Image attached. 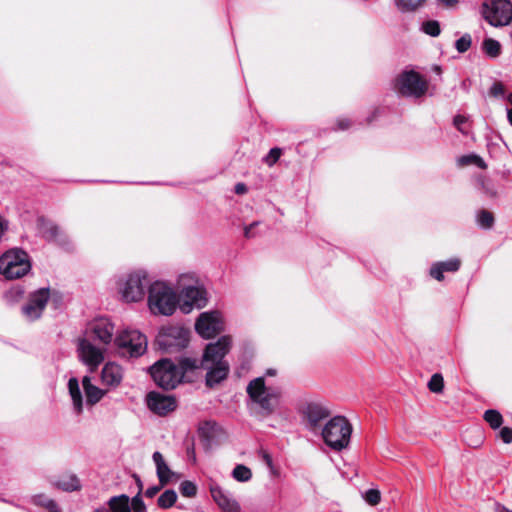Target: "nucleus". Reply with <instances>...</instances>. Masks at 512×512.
<instances>
[{
  "mask_svg": "<svg viewBox=\"0 0 512 512\" xmlns=\"http://www.w3.org/2000/svg\"><path fill=\"white\" fill-rule=\"evenodd\" d=\"M232 346V338L229 335L220 337L216 342L209 343L201 360V367L207 371L206 385L213 387L225 380L229 374V363L225 360Z\"/></svg>",
  "mask_w": 512,
  "mask_h": 512,
  "instance_id": "1",
  "label": "nucleus"
},
{
  "mask_svg": "<svg viewBox=\"0 0 512 512\" xmlns=\"http://www.w3.org/2000/svg\"><path fill=\"white\" fill-rule=\"evenodd\" d=\"M196 368H198L196 359L183 358L179 363L170 359H161L150 368V374L157 386L165 390H172L183 381L188 371H193Z\"/></svg>",
  "mask_w": 512,
  "mask_h": 512,
  "instance_id": "2",
  "label": "nucleus"
},
{
  "mask_svg": "<svg viewBox=\"0 0 512 512\" xmlns=\"http://www.w3.org/2000/svg\"><path fill=\"white\" fill-rule=\"evenodd\" d=\"M147 304L153 315L171 316L179 304L175 290L163 281H155L148 286Z\"/></svg>",
  "mask_w": 512,
  "mask_h": 512,
  "instance_id": "3",
  "label": "nucleus"
},
{
  "mask_svg": "<svg viewBox=\"0 0 512 512\" xmlns=\"http://www.w3.org/2000/svg\"><path fill=\"white\" fill-rule=\"evenodd\" d=\"M246 391L252 402L259 408L258 414L261 417H268L277 409L281 392L278 388L267 387L264 377L251 380Z\"/></svg>",
  "mask_w": 512,
  "mask_h": 512,
  "instance_id": "4",
  "label": "nucleus"
},
{
  "mask_svg": "<svg viewBox=\"0 0 512 512\" xmlns=\"http://www.w3.org/2000/svg\"><path fill=\"white\" fill-rule=\"evenodd\" d=\"M197 282L193 273L181 274L178 278V287L181 288L179 300L180 310L188 314L194 308L201 309L207 303V293L202 286L194 285Z\"/></svg>",
  "mask_w": 512,
  "mask_h": 512,
  "instance_id": "5",
  "label": "nucleus"
},
{
  "mask_svg": "<svg viewBox=\"0 0 512 512\" xmlns=\"http://www.w3.org/2000/svg\"><path fill=\"white\" fill-rule=\"evenodd\" d=\"M351 433L352 426L344 416L332 417L321 429L324 442L336 451H341L349 445Z\"/></svg>",
  "mask_w": 512,
  "mask_h": 512,
  "instance_id": "6",
  "label": "nucleus"
},
{
  "mask_svg": "<svg viewBox=\"0 0 512 512\" xmlns=\"http://www.w3.org/2000/svg\"><path fill=\"white\" fill-rule=\"evenodd\" d=\"M149 285L147 272L137 270L119 279L118 293L126 303L140 302L144 299Z\"/></svg>",
  "mask_w": 512,
  "mask_h": 512,
  "instance_id": "7",
  "label": "nucleus"
},
{
  "mask_svg": "<svg viewBox=\"0 0 512 512\" xmlns=\"http://www.w3.org/2000/svg\"><path fill=\"white\" fill-rule=\"evenodd\" d=\"M30 270L29 256L22 249H10L0 257V274L7 279L21 278Z\"/></svg>",
  "mask_w": 512,
  "mask_h": 512,
  "instance_id": "8",
  "label": "nucleus"
},
{
  "mask_svg": "<svg viewBox=\"0 0 512 512\" xmlns=\"http://www.w3.org/2000/svg\"><path fill=\"white\" fill-rule=\"evenodd\" d=\"M188 342L189 331L181 326L163 327L156 337L159 348L168 353L182 350Z\"/></svg>",
  "mask_w": 512,
  "mask_h": 512,
  "instance_id": "9",
  "label": "nucleus"
},
{
  "mask_svg": "<svg viewBox=\"0 0 512 512\" xmlns=\"http://www.w3.org/2000/svg\"><path fill=\"white\" fill-rule=\"evenodd\" d=\"M395 88L402 96L420 98L427 92L428 83L413 70L403 71L396 79Z\"/></svg>",
  "mask_w": 512,
  "mask_h": 512,
  "instance_id": "10",
  "label": "nucleus"
},
{
  "mask_svg": "<svg viewBox=\"0 0 512 512\" xmlns=\"http://www.w3.org/2000/svg\"><path fill=\"white\" fill-rule=\"evenodd\" d=\"M114 341L122 354H128L130 357H139L147 349L146 336L137 330H124Z\"/></svg>",
  "mask_w": 512,
  "mask_h": 512,
  "instance_id": "11",
  "label": "nucleus"
},
{
  "mask_svg": "<svg viewBox=\"0 0 512 512\" xmlns=\"http://www.w3.org/2000/svg\"><path fill=\"white\" fill-rule=\"evenodd\" d=\"M483 16L493 26H505L512 20V4L509 0H490L483 4Z\"/></svg>",
  "mask_w": 512,
  "mask_h": 512,
  "instance_id": "12",
  "label": "nucleus"
},
{
  "mask_svg": "<svg viewBox=\"0 0 512 512\" xmlns=\"http://www.w3.org/2000/svg\"><path fill=\"white\" fill-rule=\"evenodd\" d=\"M195 329L204 338H212L224 329L223 318L218 311L203 312L195 323Z\"/></svg>",
  "mask_w": 512,
  "mask_h": 512,
  "instance_id": "13",
  "label": "nucleus"
},
{
  "mask_svg": "<svg viewBox=\"0 0 512 512\" xmlns=\"http://www.w3.org/2000/svg\"><path fill=\"white\" fill-rule=\"evenodd\" d=\"M50 296L49 288H40L30 293L27 303L22 307L23 315L30 321L40 318Z\"/></svg>",
  "mask_w": 512,
  "mask_h": 512,
  "instance_id": "14",
  "label": "nucleus"
},
{
  "mask_svg": "<svg viewBox=\"0 0 512 512\" xmlns=\"http://www.w3.org/2000/svg\"><path fill=\"white\" fill-rule=\"evenodd\" d=\"M77 352L80 360L88 366L90 372L95 371L104 361L103 350L93 345L88 338L79 339Z\"/></svg>",
  "mask_w": 512,
  "mask_h": 512,
  "instance_id": "15",
  "label": "nucleus"
},
{
  "mask_svg": "<svg viewBox=\"0 0 512 512\" xmlns=\"http://www.w3.org/2000/svg\"><path fill=\"white\" fill-rule=\"evenodd\" d=\"M146 402L148 408L159 416H165L177 407L176 399L173 396L163 395L155 391L147 394Z\"/></svg>",
  "mask_w": 512,
  "mask_h": 512,
  "instance_id": "16",
  "label": "nucleus"
},
{
  "mask_svg": "<svg viewBox=\"0 0 512 512\" xmlns=\"http://www.w3.org/2000/svg\"><path fill=\"white\" fill-rule=\"evenodd\" d=\"M304 418L307 421L308 428L316 432L321 428L323 420L330 416V411L324 405L317 402L307 403L302 410Z\"/></svg>",
  "mask_w": 512,
  "mask_h": 512,
  "instance_id": "17",
  "label": "nucleus"
},
{
  "mask_svg": "<svg viewBox=\"0 0 512 512\" xmlns=\"http://www.w3.org/2000/svg\"><path fill=\"white\" fill-rule=\"evenodd\" d=\"M89 336L102 344L111 343L114 336V325L107 318H99L90 324Z\"/></svg>",
  "mask_w": 512,
  "mask_h": 512,
  "instance_id": "18",
  "label": "nucleus"
},
{
  "mask_svg": "<svg viewBox=\"0 0 512 512\" xmlns=\"http://www.w3.org/2000/svg\"><path fill=\"white\" fill-rule=\"evenodd\" d=\"M210 492L213 500L223 512H240L238 502L228 491H225L221 487L215 485L211 486Z\"/></svg>",
  "mask_w": 512,
  "mask_h": 512,
  "instance_id": "19",
  "label": "nucleus"
},
{
  "mask_svg": "<svg viewBox=\"0 0 512 512\" xmlns=\"http://www.w3.org/2000/svg\"><path fill=\"white\" fill-rule=\"evenodd\" d=\"M123 379L121 366L116 363H106L101 371V381L103 385L117 387Z\"/></svg>",
  "mask_w": 512,
  "mask_h": 512,
  "instance_id": "20",
  "label": "nucleus"
},
{
  "mask_svg": "<svg viewBox=\"0 0 512 512\" xmlns=\"http://www.w3.org/2000/svg\"><path fill=\"white\" fill-rule=\"evenodd\" d=\"M460 265L461 261L458 258L436 262L430 268V276L438 281H442L444 279V272H456L459 270Z\"/></svg>",
  "mask_w": 512,
  "mask_h": 512,
  "instance_id": "21",
  "label": "nucleus"
},
{
  "mask_svg": "<svg viewBox=\"0 0 512 512\" xmlns=\"http://www.w3.org/2000/svg\"><path fill=\"white\" fill-rule=\"evenodd\" d=\"M82 386L86 396V404L89 406L96 405L107 393V390L92 384L91 377L88 375L83 377Z\"/></svg>",
  "mask_w": 512,
  "mask_h": 512,
  "instance_id": "22",
  "label": "nucleus"
},
{
  "mask_svg": "<svg viewBox=\"0 0 512 512\" xmlns=\"http://www.w3.org/2000/svg\"><path fill=\"white\" fill-rule=\"evenodd\" d=\"M67 387L71 397L74 412L77 415H80L83 412L84 401L78 379L76 377H71L68 380Z\"/></svg>",
  "mask_w": 512,
  "mask_h": 512,
  "instance_id": "23",
  "label": "nucleus"
},
{
  "mask_svg": "<svg viewBox=\"0 0 512 512\" xmlns=\"http://www.w3.org/2000/svg\"><path fill=\"white\" fill-rule=\"evenodd\" d=\"M152 458L156 466L157 476L159 478L160 484L163 486L169 482L173 472L166 464L163 455L160 452H154Z\"/></svg>",
  "mask_w": 512,
  "mask_h": 512,
  "instance_id": "24",
  "label": "nucleus"
},
{
  "mask_svg": "<svg viewBox=\"0 0 512 512\" xmlns=\"http://www.w3.org/2000/svg\"><path fill=\"white\" fill-rule=\"evenodd\" d=\"M37 226L39 232L48 241H56L61 234V231L56 224L43 217L38 218Z\"/></svg>",
  "mask_w": 512,
  "mask_h": 512,
  "instance_id": "25",
  "label": "nucleus"
},
{
  "mask_svg": "<svg viewBox=\"0 0 512 512\" xmlns=\"http://www.w3.org/2000/svg\"><path fill=\"white\" fill-rule=\"evenodd\" d=\"M56 487L67 492L77 491L81 488L80 480L74 474L62 476L56 483Z\"/></svg>",
  "mask_w": 512,
  "mask_h": 512,
  "instance_id": "26",
  "label": "nucleus"
},
{
  "mask_svg": "<svg viewBox=\"0 0 512 512\" xmlns=\"http://www.w3.org/2000/svg\"><path fill=\"white\" fill-rule=\"evenodd\" d=\"M129 497L125 494L110 498L108 505L111 512H131Z\"/></svg>",
  "mask_w": 512,
  "mask_h": 512,
  "instance_id": "27",
  "label": "nucleus"
},
{
  "mask_svg": "<svg viewBox=\"0 0 512 512\" xmlns=\"http://www.w3.org/2000/svg\"><path fill=\"white\" fill-rule=\"evenodd\" d=\"M30 501L34 505L43 507L46 510H48L49 512H58L59 511L57 503L54 500L48 498L44 494L33 495L31 497Z\"/></svg>",
  "mask_w": 512,
  "mask_h": 512,
  "instance_id": "28",
  "label": "nucleus"
},
{
  "mask_svg": "<svg viewBox=\"0 0 512 512\" xmlns=\"http://www.w3.org/2000/svg\"><path fill=\"white\" fill-rule=\"evenodd\" d=\"M427 0H395L396 7L401 12H414L422 7Z\"/></svg>",
  "mask_w": 512,
  "mask_h": 512,
  "instance_id": "29",
  "label": "nucleus"
},
{
  "mask_svg": "<svg viewBox=\"0 0 512 512\" xmlns=\"http://www.w3.org/2000/svg\"><path fill=\"white\" fill-rule=\"evenodd\" d=\"M477 187L481 189V191L487 196V197H496L497 196V189L495 184L491 179H488L486 177H479L477 179Z\"/></svg>",
  "mask_w": 512,
  "mask_h": 512,
  "instance_id": "30",
  "label": "nucleus"
},
{
  "mask_svg": "<svg viewBox=\"0 0 512 512\" xmlns=\"http://www.w3.org/2000/svg\"><path fill=\"white\" fill-rule=\"evenodd\" d=\"M177 500V494L174 490L168 489L164 491L158 498V506L162 509L172 507Z\"/></svg>",
  "mask_w": 512,
  "mask_h": 512,
  "instance_id": "31",
  "label": "nucleus"
},
{
  "mask_svg": "<svg viewBox=\"0 0 512 512\" xmlns=\"http://www.w3.org/2000/svg\"><path fill=\"white\" fill-rule=\"evenodd\" d=\"M482 48L484 52L492 58L499 56L501 52L500 43L492 38L485 39L483 41Z\"/></svg>",
  "mask_w": 512,
  "mask_h": 512,
  "instance_id": "32",
  "label": "nucleus"
},
{
  "mask_svg": "<svg viewBox=\"0 0 512 512\" xmlns=\"http://www.w3.org/2000/svg\"><path fill=\"white\" fill-rule=\"evenodd\" d=\"M458 164L460 166L474 164V165H476L477 167H479L481 169H486L487 168V164L485 163V161L480 156H478L476 154H470V155L461 156L458 159Z\"/></svg>",
  "mask_w": 512,
  "mask_h": 512,
  "instance_id": "33",
  "label": "nucleus"
},
{
  "mask_svg": "<svg viewBox=\"0 0 512 512\" xmlns=\"http://www.w3.org/2000/svg\"><path fill=\"white\" fill-rule=\"evenodd\" d=\"M232 476L239 482H247L251 479L252 472L247 466L240 464L233 469Z\"/></svg>",
  "mask_w": 512,
  "mask_h": 512,
  "instance_id": "34",
  "label": "nucleus"
},
{
  "mask_svg": "<svg viewBox=\"0 0 512 512\" xmlns=\"http://www.w3.org/2000/svg\"><path fill=\"white\" fill-rule=\"evenodd\" d=\"M477 223L483 229H490L494 224V216L487 210H481L477 214Z\"/></svg>",
  "mask_w": 512,
  "mask_h": 512,
  "instance_id": "35",
  "label": "nucleus"
},
{
  "mask_svg": "<svg viewBox=\"0 0 512 512\" xmlns=\"http://www.w3.org/2000/svg\"><path fill=\"white\" fill-rule=\"evenodd\" d=\"M421 30L432 37H437L440 32V24L436 20H428L422 23Z\"/></svg>",
  "mask_w": 512,
  "mask_h": 512,
  "instance_id": "36",
  "label": "nucleus"
},
{
  "mask_svg": "<svg viewBox=\"0 0 512 512\" xmlns=\"http://www.w3.org/2000/svg\"><path fill=\"white\" fill-rule=\"evenodd\" d=\"M484 419L493 429L499 428L503 420L502 415L496 410H487L484 413Z\"/></svg>",
  "mask_w": 512,
  "mask_h": 512,
  "instance_id": "37",
  "label": "nucleus"
},
{
  "mask_svg": "<svg viewBox=\"0 0 512 512\" xmlns=\"http://www.w3.org/2000/svg\"><path fill=\"white\" fill-rule=\"evenodd\" d=\"M443 387H444V381H443L442 375L438 374V373L432 375V377L430 378V380L428 382V388L430 389V391H432L434 393H440V392H442Z\"/></svg>",
  "mask_w": 512,
  "mask_h": 512,
  "instance_id": "38",
  "label": "nucleus"
},
{
  "mask_svg": "<svg viewBox=\"0 0 512 512\" xmlns=\"http://www.w3.org/2000/svg\"><path fill=\"white\" fill-rule=\"evenodd\" d=\"M180 493L185 497H194L197 493V486L191 481H183L180 484Z\"/></svg>",
  "mask_w": 512,
  "mask_h": 512,
  "instance_id": "39",
  "label": "nucleus"
},
{
  "mask_svg": "<svg viewBox=\"0 0 512 512\" xmlns=\"http://www.w3.org/2000/svg\"><path fill=\"white\" fill-rule=\"evenodd\" d=\"M364 500L371 506L377 505L381 500V493L378 489H369L364 495Z\"/></svg>",
  "mask_w": 512,
  "mask_h": 512,
  "instance_id": "40",
  "label": "nucleus"
},
{
  "mask_svg": "<svg viewBox=\"0 0 512 512\" xmlns=\"http://www.w3.org/2000/svg\"><path fill=\"white\" fill-rule=\"evenodd\" d=\"M471 43V36L469 34H464L455 42V48L459 53H464L471 47Z\"/></svg>",
  "mask_w": 512,
  "mask_h": 512,
  "instance_id": "41",
  "label": "nucleus"
},
{
  "mask_svg": "<svg viewBox=\"0 0 512 512\" xmlns=\"http://www.w3.org/2000/svg\"><path fill=\"white\" fill-rule=\"evenodd\" d=\"M282 150L278 147L272 148L269 153L265 156L264 162L272 167L280 158Z\"/></svg>",
  "mask_w": 512,
  "mask_h": 512,
  "instance_id": "42",
  "label": "nucleus"
},
{
  "mask_svg": "<svg viewBox=\"0 0 512 512\" xmlns=\"http://www.w3.org/2000/svg\"><path fill=\"white\" fill-rule=\"evenodd\" d=\"M454 126L460 131L462 134L467 135L468 130L465 128V124L467 122V118L462 115H457L454 117Z\"/></svg>",
  "mask_w": 512,
  "mask_h": 512,
  "instance_id": "43",
  "label": "nucleus"
},
{
  "mask_svg": "<svg viewBox=\"0 0 512 512\" xmlns=\"http://www.w3.org/2000/svg\"><path fill=\"white\" fill-rule=\"evenodd\" d=\"M131 507L134 510V512L145 511V504H144L141 496L139 495V493H137V495L132 498Z\"/></svg>",
  "mask_w": 512,
  "mask_h": 512,
  "instance_id": "44",
  "label": "nucleus"
},
{
  "mask_svg": "<svg viewBox=\"0 0 512 512\" xmlns=\"http://www.w3.org/2000/svg\"><path fill=\"white\" fill-rule=\"evenodd\" d=\"M505 94L504 85L501 82H495L490 88V95L494 97H503Z\"/></svg>",
  "mask_w": 512,
  "mask_h": 512,
  "instance_id": "45",
  "label": "nucleus"
},
{
  "mask_svg": "<svg viewBox=\"0 0 512 512\" xmlns=\"http://www.w3.org/2000/svg\"><path fill=\"white\" fill-rule=\"evenodd\" d=\"M500 437L504 443L509 444L512 442V428L503 427L500 430Z\"/></svg>",
  "mask_w": 512,
  "mask_h": 512,
  "instance_id": "46",
  "label": "nucleus"
},
{
  "mask_svg": "<svg viewBox=\"0 0 512 512\" xmlns=\"http://www.w3.org/2000/svg\"><path fill=\"white\" fill-rule=\"evenodd\" d=\"M260 224V222L255 221L251 223L250 225L246 226L244 229V235L246 238H253L256 236V233L254 232V229Z\"/></svg>",
  "mask_w": 512,
  "mask_h": 512,
  "instance_id": "47",
  "label": "nucleus"
},
{
  "mask_svg": "<svg viewBox=\"0 0 512 512\" xmlns=\"http://www.w3.org/2000/svg\"><path fill=\"white\" fill-rule=\"evenodd\" d=\"M336 124H337V129L338 130H345V129H348L350 127L351 122L347 118H340V119L337 120Z\"/></svg>",
  "mask_w": 512,
  "mask_h": 512,
  "instance_id": "48",
  "label": "nucleus"
},
{
  "mask_svg": "<svg viewBox=\"0 0 512 512\" xmlns=\"http://www.w3.org/2000/svg\"><path fill=\"white\" fill-rule=\"evenodd\" d=\"M161 487H162V485L149 487L145 491V496L148 498H153L160 491Z\"/></svg>",
  "mask_w": 512,
  "mask_h": 512,
  "instance_id": "49",
  "label": "nucleus"
},
{
  "mask_svg": "<svg viewBox=\"0 0 512 512\" xmlns=\"http://www.w3.org/2000/svg\"><path fill=\"white\" fill-rule=\"evenodd\" d=\"M234 191L238 195L245 194L247 192V186L244 183H237L235 185Z\"/></svg>",
  "mask_w": 512,
  "mask_h": 512,
  "instance_id": "50",
  "label": "nucleus"
},
{
  "mask_svg": "<svg viewBox=\"0 0 512 512\" xmlns=\"http://www.w3.org/2000/svg\"><path fill=\"white\" fill-rule=\"evenodd\" d=\"M440 2L446 7H454L458 3V0H440Z\"/></svg>",
  "mask_w": 512,
  "mask_h": 512,
  "instance_id": "51",
  "label": "nucleus"
},
{
  "mask_svg": "<svg viewBox=\"0 0 512 512\" xmlns=\"http://www.w3.org/2000/svg\"><path fill=\"white\" fill-rule=\"evenodd\" d=\"M495 512H512L511 510L507 509L506 507L496 504L495 505Z\"/></svg>",
  "mask_w": 512,
  "mask_h": 512,
  "instance_id": "52",
  "label": "nucleus"
},
{
  "mask_svg": "<svg viewBox=\"0 0 512 512\" xmlns=\"http://www.w3.org/2000/svg\"><path fill=\"white\" fill-rule=\"evenodd\" d=\"M134 478L136 480V483H137V486H138V489H139L138 493L140 495L141 491H142V488H143L142 481H141V479L137 475H134Z\"/></svg>",
  "mask_w": 512,
  "mask_h": 512,
  "instance_id": "53",
  "label": "nucleus"
},
{
  "mask_svg": "<svg viewBox=\"0 0 512 512\" xmlns=\"http://www.w3.org/2000/svg\"><path fill=\"white\" fill-rule=\"evenodd\" d=\"M507 119L510 125L512 126V108L507 109Z\"/></svg>",
  "mask_w": 512,
  "mask_h": 512,
  "instance_id": "54",
  "label": "nucleus"
},
{
  "mask_svg": "<svg viewBox=\"0 0 512 512\" xmlns=\"http://www.w3.org/2000/svg\"><path fill=\"white\" fill-rule=\"evenodd\" d=\"M94 512H111V511L107 508H99V509H96Z\"/></svg>",
  "mask_w": 512,
  "mask_h": 512,
  "instance_id": "55",
  "label": "nucleus"
},
{
  "mask_svg": "<svg viewBox=\"0 0 512 512\" xmlns=\"http://www.w3.org/2000/svg\"><path fill=\"white\" fill-rule=\"evenodd\" d=\"M267 375H270V376H273L275 375V370L273 369H268L267 372H266Z\"/></svg>",
  "mask_w": 512,
  "mask_h": 512,
  "instance_id": "56",
  "label": "nucleus"
},
{
  "mask_svg": "<svg viewBox=\"0 0 512 512\" xmlns=\"http://www.w3.org/2000/svg\"><path fill=\"white\" fill-rule=\"evenodd\" d=\"M507 101L512 105V92L507 96Z\"/></svg>",
  "mask_w": 512,
  "mask_h": 512,
  "instance_id": "57",
  "label": "nucleus"
},
{
  "mask_svg": "<svg viewBox=\"0 0 512 512\" xmlns=\"http://www.w3.org/2000/svg\"><path fill=\"white\" fill-rule=\"evenodd\" d=\"M206 426H208V427H210L212 429L215 426V424L208 422V423H206Z\"/></svg>",
  "mask_w": 512,
  "mask_h": 512,
  "instance_id": "58",
  "label": "nucleus"
},
{
  "mask_svg": "<svg viewBox=\"0 0 512 512\" xmlns=\"http://www.w3.org/2000/svg\"><path fill=\"white\" fill-rule=\"evenodd\" d=\"M265 459H266L267 463L270 465V463H271L270 457L268 455H265Z\"/></svg>",
  "mask_w": 512,
  "mask_h": 512,
  "instance_id": "59",
  "label": "nucleus"
},
{
  "mask_svg": "<svg viewBox=\"0 0 512 512\" xmlns=\"http://www.w3.org/2000/svg\"><path fill=\"white\" fill-rule=\"evenodd\" d=\"M476 432H477L479 435H481V431H480V429H476Z\"/></svg>",
  "mask_w": 512,
  "mask_h": 512,
  "instance_id": "60",
  "label": "nucleus"
},
{
  "mask_svg": "<svg viewBox=\"0 0 512 512\" xmlns=\"http://www.w3.org/2000/svg\"><path fill=\"white\" fill-rule=\"evenodd\" d=\"M58 512H60V510Z\"/></svg>",
  "mask_w": 512,
  "mask_h": 512,
  "instance_id": "61",
  "label": "nucleus"
}]
</instances>
